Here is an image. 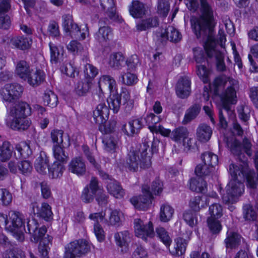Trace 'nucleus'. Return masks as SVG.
Listing matches in <instances>:
<instances>
[{
	"label": "nucleus",
	"mask_w": 258,
	"mask_h": 258,
	"mask_svg": "<svg viewBox=\"0 0 258 258\" xmlns=\"http://www.w3.org/2000/svg\"><path fill=\"white\" fill-rule=\"evenodd\" d=\"M174 212V209L167 204L160 207V219L162 222H167L171 220Z\"/></svg>",
	"instance_id": "41"
},
{
	"label": "nucleus",
	"mask_w": 258,
	"mask_h": 258,
	"mask_svg": "<svg viewBox=\"0 0 258 258\" xmlns=\"http://www.w3.org/2000/svg\"><path fill=\"white\" fill-rule=\"evenodd\" d=\"M134 228L136 235L146 241L148 237L152 238L154 236L153 224L150 221L147 224H145L141 219H135Z\"/></svg>",
	"instance_id": "12"
},
{
	"label": "nucleus",
	"mask_w": 258,
	"mask_h": 258,
	"mask_svg": "<svg viewBox=\"0 0 258 258\" xmlns=\"http://www.w3.org/2000/svg\"><path fill=\"white\" fill-rule=\"evenodd\" d=\"M48 163L49 160L46 153L40 151L34 163L35 168L38 172L45 174L49 168Z\"/></svg>",
	"instance_id": "25"
},
{
	"label": "nucleus",
	"mask_w": 258,
	"mask_h": 258,
	"mask_svg": "<svg viewBox=\"0 0 258 258\" xmlns=\"http://www.w3.org/2000/svg\"><path fill=\"white\" fill-rule=\"evenodd\" d=\"M237 167L242 171L244 180L246 181L247 186L252 189L256 188L258 182L257 174H256L253 170H249L242 165H237Z\"/></svg>",
	"instance_id": "20"
},
{
	"label": "nucleus",
	"mask_w": 258,
	"mask_h": 258,
	"mask_svg": "<svg viewBox=\"0 0 258 258\" xmlns=\"http://www.w3.org/2000/svg\"><path fill=\"white\" fill-rule=\"evenodd\" d=\"M149 149V145L144 142L139 151H130L126 157L123 165L124 168L132 172H137L140 167L142 169H146L151 165V156L147 151Z\"/></svg>",
	"instance_id": "1"
},
{
	"label": "nucleus",
	"mask_w": 258,
	"mask_h": 258,
	"mask_svg": "<svg viewBox=\"0 0 258 258\" xmlns=\"http://www.w3.org/2000/svg\"><path fill=\"white\" fill-rule=\"evenodd\" d=\"M163 40H169L173 43H178L182 39V36L180 32L171 26L166 28L161 34Z\"/></svg>",
	"instance_id": "23"
},
{
	"label": "nucleus",
	"mask_w": 258,
	"mask_h": 258,
	"mask_svg": "<svg viewBox=\"0 0 258 258\" xmlns=\"http://www.w3.org/2000/svg\"><path fill=\"white\" fill-rule=\"evenodd\" d=\"M142 192L143 195L132 198L130 202L136 209L145 210L151 203L153 196L148 185L143 186Z\"/></svg>",
	"instance_id": "13"
},
{
	"label": "nucleus",
	"mask_w": 258,
	"mask_h": 258,
	"mask_svg": "<svg viewBox=\"0 0 258 258\" xmlns=\"http://www.w3.org/2000/svg\"><path fill=\"white\" fill-rule=\"evenodd\" d=\"M98 84L100 93L98 95H96L94 97L98 98L100 103H104L103 90L108 89L111 93L115 92L116 91V81L110 76L103 75L99 78Z\"/></svg>",
	"instance_id": "14"
},
{
	"label": "nucleus",
	"mask_w": 258,
	"mask_h": 258,
	"mask_svg": "<svg viewBox=\"0 0 258 258\" xmlns=\"http://www.w3.org/2000/svg\"><path fill=\"white\" fill-rule=\"evenodd\" d=\"M209 211L211 215L210 217H213L215 219H218L222 215V206L218 204H214L209 207Z\"/></svg>",
	"instance_id": "64"
},
{
	"label": "nucleus",
	"mask_w": 258,
	"mask_h": 258,
	"mask_svg": "<svg viewBox=\"0 0 258 258\" xmlns=\"http://www.w3.org/2000/svg\"><path fill=\"white\" fill-rule=\"evenodd\" d=\"M156 232L161 241L167 247H169L171 243L172 239L168 231L164 227L159 226L156 228Z\"/></svg>",
	"instance_id": "51"
},
{
	"label": "nucleus",
	"mask_w": 258,
	"mask_h": 258,
	"mask_svg": "<svg viewBox=\"0 0 258 258\" xmlns=\"http://www.w3.org/2000/svg\"><path fill=\"white\" fill-rule=\"evenodd\" d=\"M201 159L204 163L210 168H212L218 164V156L211 152H205L201 156Z\"/></svg>",
	"instance_id": "48"
},
{
	"label": "nucleus",
	"mask_w": 258,
	"mask_h": 258,
	"mask_svg": "<svg viewBox=\"0 0 258 258\" xmlns=\"http://www.w3.org/2000/svg\"><path fill=\"white\" fill-rule=\"evenodd\" d=\"M43 101L45 104L52 108L56 107L58 102L57 95L50 90L45 91L43 96Z\"/></svg>",
	"instance_id": "47"
},
{
	"label": "nucleus",
	"mask_w": 258,
	"mask_h": 258,
	"mask_svg": "<svg viewBox=\"0 0 258 258\" xmlns=\"http://www.w3.org/2000/svg\"><path fill=\"white\" fill-rule=\"evenodd\" d=\"M211 168L204 163L198 164L195 169V173L198 176L195 191L205 194L207 191V184L204 177L209 174Z\"/></svg>",
	"instance_id": "10"
},
{
	"label": "nucleus",
	"mask_w": 258,
	"mask_h": 258,
	"mask_svg": "<svg viewBox=\"0 0 258 258\" xmlns=\"http://www.w3.org/2000/svg\"><path fill=\"white\" fill-rule=\"evenodd\" d=\"M12 201V195L6 188H0V204L3 206L9 205Z\"/></svg>",
	"instance_id": "60"
},
{
	"label": "nucleus",
	"mask_w": 258,
	"mask_h": 258,
	"mask_svg": "<svg viewBox=\"0 0 258 258\" xmlns=\"http://www.w3.org/2000/svg\"><path fill=\"white\" fill-rule=\"evenodd\" d=\"M62 26L65 31L76 34H78V33H80L81 38L82 39H84L85 38V33H81L79 27L77 24L74 23L72 15L70 14L64 15L62 16Z\"/></svg>",
	"instance_id": "19"
},
{
	"label": "nucleus",
	"mask_w": 258,
	"mask_h": 258,
	"mask_svg": "<svg viewBox=\"0 0 258 258\" xmlns=\"http://www.w3.org/2000/svg\"><path fill=\"white\" fill-rule=\"evenodd\" d=\"M44 79V73L40 70H31L26 80L30 85L37 86L43 82Z\"/></svg>",
	"instance_id": "33"
},
{
	"label": "nucleus",
	"mask_w": 258,
	"mask_h": 258,
	"mask_svg": "<svg viewBox=\"0 0 258 258\" xmlns=\"http://www.w3.org/2000/svg\"><path fill=\"white\" fill-rule=\"evenodd\" d=\"M119 81L127 86H133L137 83L138 79L135 74L127 72L121 73L119 77Z\"/></svg>",
	"instance_id": "49"
},
{
	"label": "nucleus",
	"mask_w": 258,
	"mask_h": 258,
	"mask_svg": "<svg viewBox=\"0 0 258 258\" xmlns=\"http://www.w3.org/2000/svg\"><path fill=\"white\" fill-rule=\"evenodd\" d=\"M159 25V20L156 17H150L140 21L136 25L137 29L140 31H146Z\"/></svg>",
	"instance_id": "29"
},
{
	"label": "nucleus",
	"mask_w": 258,
	"mask_h": 258,
	"mask_svg": "<svg viewBox=\"0 0 258 258\" xmlns=\"http://www.w3.org/2000/svg\"><path fill=\"white\" fill-rule=\"evenodd\" d=\"M243 217L246 220L254 221L256 219V212L250 205L243 206Z\"/></svg>",
	"instance_id": "63"
},
{
	"label": "nucleus",
	"mask_w": 258,
	"mask_h": 258,
	"mask_svg": "<svg viewBox=\"0 0 258 258\" xmlns=\"http://www.w3.org/2000/svg\"><path fill=\"white\" fill-rule=\"evenodd\" d=\"M14 151L13 147L9 141H4L0 146V162H5L12 157Z\"/></svg>",
	"instance_id": "31"
},
{
	"label": "nucleus",
	"mask_w": 258,
	"mask_h": 258,
	"mask_svg": "<svg viewBox=\"0 0 258 258\" xmlns=\"http://www.w3.org/2000/svg\"><path fill=\"white\" fill-rule=\"evenodd\" d=\"M64 163L59 161H55L49 167L48 170L52 178H56L62 175L65 170Z\"/></svg>",
	"instance_id": "40"
},
{
	"label": "nucleus",
	"mask_w": 258,
	"mask_h": 258,
	"mask_svg": "<svg viewBox=\"0 0 258 258\" xmlns=\"http://www.w3.org/2000/svg\"><path fill=\"white\" fill-rule=\"evenodd\" d=\"M23 91V87L18 83L7 84L2 89L1 95L5 101L13 102L21 96Z\"/></svg>",
	"instance_id": "8"
},
{
	"label": "nucleus",
	"mask_w": 258,
	"mask_h": 258,
	"mask_svg": "<svg viewBox=\"0 0 258 258\" xmlns=\"http://www.w3.org/2000/svg\"><path fill=\"white\" fill-rule=\"evenodd\" d=\"M143 118H139L133 119L128 122V130L126 128V124L122 126V131L127 136H133L138 134L143 126Z\"/></svg>",
	"instance_id": "26"
},
{
	"label": "nucleus",
	"mask_w": 258,
	"mask_h": 258,
	"mask_svg": "<svg viewBox=\"0 0 258 258\" xmlns=\"http://www.w3.org/2000/svg\"><path fill=\"white\" fill-rule=\"evenodd\" d=\"M31 71L29 65L26 61L21 60L18 62L16 68V73L21 79L26 80Z\"/></svg>",
	"instance_id": "39"
},
{
	"label": "nucleus",
	"mask_w": 258,
	"mask_h": 258,
	"mask_svg": "<svg viewBox=\"0 0 258 258\" xmlns=\"http://www.w3.org/2000/svg\"><path fill=\"white\" fill-rule=\"evenodd\" d=\"M130 14L135 18L142 17L146 13L144 5L139 1H133L132 5L129 7Z\"/></svg>",
	"instance_id": "35"
},
{
	"label": "nucleus",
	"mask_w": 258,
	"mask_h": 258,
	"mask_svg": "<svg viewBox=\"0 0 258 258\" xmlns=\"http://www.w3.org/2000/svg\"><path fill=\"white\" fill-rule=\"evenodd\" d=\"M50 137L53 143V146H58L63 144V132L62 130H53L51 132Z\"/></svg>",
	"instance_id": "56"
},
{
	"label": "nucleus",
	"mask_w": 258,
	"mask_h": 258,
	"mask_svg": "<svg viewBox=\"0 0 258 258\" xmlns=\"http://www.w3.org/2000/svg\"><path fill=\"white\" fill-rule=\"evenodd\" d=\"M60 70L62 73L71 78H74L76 75H78L79 74L78 72L70 63L63 64L61 66Z\"/></svg>",
	"instance_id": "62"
},
{
	"label": "nucleus",
	"mask_w": 258,
	"mask_h": 258,
	"mask_svg": "<svg viewBox=\"0 0 258 258\" xmlns=\"http://www.w3.org/2000/svg\"><path fill=\"white\" fill-rule=\"evenodd\" d=\"M229 173L232 179L226 187L227 196L223 197V200L225 202H233L235 198L240 196L244 190L243 183L244 177L237 165L231 164L229 166Z\"/></svg>",
	"instance_id": "2"
},
{
	"label": "nucleus",
	"mask_w": 258,
	"mask_h": 258,
	"mask_svg": "<svg viewBox=\"0 0 258 258\" xmlns=\"http://www.w3.org/2000/svg\"><path fill=\"white\" fill-rule=\"evenodd\" d=\"M170 10V5L166 0H159L157 6V13L161 16L166 17Z\"/></svg>",
	"instance_id": "58"
},
{
	"label": "nucleus",
	"mask_w": 258,
	"mask_h": 258,
	"mask_svg": "<svg viewBox=\"0 0 258 258\" xmlns=\"http://www.w3.org/2000/svg\"><path fill=\"white\" fill-rule=\"evenodd\" d=\"M90 246L88 241L84 239L75 240L68 243L65 246L63 258H78L88 252Z\"/></svg>",
	"instance_id": "4"
},
{
	"label": "nucleus",
	"mask_w": 258,
	"mask_h": 258,
	"mask_svg": "<svg viewBox=\"0 0 258 258\" xmlns=\"http://www.w3.org/2000/svg\"><path fill=\"white\" fill-rule=\"evenodd\" d=\"M109 110L105 103H100L93 111V117L95 123L98 124L99 131L104 135H110L114 132L116 121L114 119L107 121Z\"/></svg>",
	"instance_id": "3"
},
{
	"label": "nucleus",
	"mask_w": 258,
	"mask_h": 258,
	"mask_svg": "<svg viewBox=\"0 0 258 258\" xmlns=\"http://www.w3.org/2000/svg\"><path fill=\"white\" fill-rule=\"evenodd\" d=\"M231 85L227 88L220 95V97L222 107L226 111H230V104H236L237 102L235 86L237 81L232 80L230 81Z\"/></svg>",
	"instance_id": "9"
},
{
	"label": "nucleus",
	"mask_w": 258,
	"mask_h": 258,
	"mask_svg": "<svg viewBox=\"0 0 258 258\" xmlns=\"http://www.w3.org/2000/svg\"><path fill=\"white\" fill-rule=\"evenodd\" d=\"M18 167L20 173L26 176L29 175L33 169L31 163L28 160L18 162Z\"/></svg>",
	"instance_id": "57"
},
{
	"label": "nucleus",
	"mask_w": 258,
	"mask_h": 258,
	"mask_svg": "<svg viewBox=\"0 0 258 258\" xmlns=\"http://www.w3.org/2000/svg\"><path fill=\"white\" fill-rule=\"evenodd\" d=\"M47 229L45 226H42L38 228L31 235V240L34 243H37L39 241L41 243V241L44 239H49V242H51L52 237L46 234Z\"/></svg>",
	"instance_id": "37"
},
{
	"label": "nucleus",
	"mask_w": 258,
	"mask_h": 258,
	"mask_svg": "<svg viewBox=\"0 0 258 258\" xmlns=\"http://www.w3.org/2000/svg\"><path fill=\"white\" fill-rule=\"evenodd\" d=\"M10 43L15 48L25 50L30 47L32 44V40L28 37L18 36L12 38Z\"/></svg>",
	"instance_id": "30"
},
{
	"label": "nucleus",
	"mask_w": 258,
	"mask_h": 258,
	"mask_svg": "<svg viewBox=\"0 0 258 258\" xmlns=\"http://www.w3.org/2000/svg\"><path fill=\"white\" fill-rule=\"evenodd\" d=\"M31 124V121L27 117H21L12 119L11 127L16 131H25L27 130Z\"/></svg>",
	"instance_id": "34"
},
{
	"label": "nucleus",
	"mask_w": 258,
	"mask_h": 258,
	"mask_svg": "<svg viewBox=\"0 0 258 258\" xmlns=\"http://www.w3.org/2000/svg\"><path fill=\"white\" fill-rule=\"evenodd\" d=\"M100 3L102 9L106 11V15L111 20L119 21L113 0H100Z\"/></svg>",
	"instance_id": "22"
},
{
	"label": "nucleus",
	"mask_w": 258,
	"mask_h": 258,
	"mask_svg": "<svg viewBox=\"0 0 258 258\" xmlns=\"http://www.w3.org/2000/svg\"><path fill=\"white\" fill-rule=\"evenodd\" d=\"M217 219L213 217H209L207 220L209 228L213 234H218L222 229V225Z\"/></svg>",
	"instance_id": "55"
},
{
	"label": "nucleus",
	"mask_w": 258,
	"mask_h": 258,
	"mask_svg": "<svg viewBox=\"0 0 258 258\" xmlns=\"http://www.w3.org/2000/svg\"><path fill=\"white\" fill-rule=\"evenodd\" d=\"M116 92V91L111 93V94L107 100L110 109L112 110L114 113L118 112L121 106V100L119 99L118 93Z\"/></svg>",
	"instance_id": "45"
},
{
	"label": "nucleus",
	"mask_w": 258,
	"mask_h": 258,
	"mask_svg": "<svg viewBox=\"0 0 258 258\" xmlns=\"http://www.w3.org/2000/svg\"><path fill=\"white\" fill-rule=\"evenodd\" d=\"M108 20L106 18L101 19L99 21L100 28L95 35V39L100 43L106 42L112 38L113 33L111 28L108 26H103L107 24Z\"/></svg>",
	"instance_id": "15"
},
{
	"label": "nucleus",
	"mask_w": 258,
	"mask_h": 258,
	"mask_svg": "<svg viewBox=\"0 0 258 258\" xmlns=\"http://www.w3.org/2000/svg\"><path fill=\"white\" fill-rule=\"evenodd\" d=\"M114 237L117 246L120 247H126L127 245V240L130 238L128 231L115 233Z\"/></svg>",
	"instance_id": "50"
},
{
	"label": "nucleus",
	"mask_w": 258,
	"mask_h": 258,
	"mask_svg": "<svg viewBox=\"0 0 258 258\" xmlns=\"http://www.w3.org/2000/svg\"><path fill=\"white\" fill-rule=\"evenodd\" d=\"M30 214L42 218L45 221H48L53 218V213L51 206L47 203L43 202L39 207L38 203L36 202H31L29 208Z\"/></svg>",
	"instance_id": "11"
},
{
	"label": "nucleus",
	"mask_w": 258,
	"mask_h": 258,
	"mask_svg": "<svg viewBox=\"0 0 258 258\" xmlns=\"http://www.w3.org/2000/svg\"><path fill=\"white\" fill-rule=\"evenodd\" d=\"M119 99H123V105L126 111H131L134 107V100L131 99L130 91L125 87H122L118 94Z\"/></svg>",
	"instance_id": "38"
},
{
	"label": "nucleus",
	"mask_w": 258,
	"mask_h": 258,
	"mask_svg": "<svg viewBox=\"0 0 258 258\" xmlns=\"http://www.w3.org/2000/svg\"><path fill=\"white\" fill-rule=\"evenodd\" d=\"M124 60L125 58L121 53H114L110 56L109 64L112 68L120 69L123 66Z\"/></svg>",
	"instance_id": "46"
},
{
	"label": "nucleus",
	"mask_w": 258,
	"mask_h": 258,
	"mask_svg": "<svg viewBox=\"0 0 258 258\" xmlns=\"http://www.w3.org/2000/svg\"><path fill=\"white\" fill-rule=\"evenodd\" d=\"M212 130L207 124H201L197 130V136L199 141L201 142L208 141L212 136Z\"/></svg>",
	"instance_id": "32"
},
{
	"label": "nucleus",
	"mask_w": 258,
	"mask_h": 258,
	"mask_svg": "<svg viewBox=\"0 0 258 258\" xmlns=\"http://www.w3.org/2000/svg\"><path fill=\"white\" fill-rule=\"evenodd\" d=\"M197 74L204 83H208L210 82L211 71L207 69L205 66H198L197 67Z\"/></svg>",
	"instance_id": "54"
},
{
	"label": "nucleus",
	"mask_w": 258,
	"mask_h": 258,
	"mask_svg": "<svg viewBox=\"0 0 258 258\" xmlns=\"http://www.w3.org/2000/svg\"><path fill=\"white\" fill-rule=\"evenodd\" d=\"M84 74L86 80L92 82L93 79L98 75V69L90 63H87L84 67Z\"/></svg>",
	"instance_id": "52"
},
{
	"label": "nucleus",
	"mask_w": 258,
	"mask_h": 258,
	"mask_svg": "<svg viewBox=\"0 0 258 258\" xmlns=\"http://www.w3.org/2000/svg\"><path fill=\"white\" fill-rule=\"evenodd\" d=\"M9 223L6 227L8 231L17 234L18 239L23 240V234L21 233V228L24 226V215L19 212L11 211L9 214Z\"/></svg>",
	"instance_id": "6"
},
{
	"label": "nucleus",
	"mask_w": 258,
	"mask_h": 258,
	"mask_svg": "<svg viewBox=\"0 0 258 258\" xmlns=\"http://www.w3.org/2000/svg\"><path fill=\"white\" fill-rule=\"evenodd\" d=\"M96 195L94 192H92L88 186H86L83 189L81 196V200L85 203H89L92 202Z\"/></svg>",
	"instance_id": "61"
},
{
	"label": "nucleus",
	"mask_w": 258,
	"mask_h": 258,
	"mask_svg": "<svg viewBox=\"0 0 258 258\" xmlns=\"http://www.w3.org/2000/svg\"><path fill=\"white\" fill-rule=\"evenodd\" d=\"M14 155L16 159L27 158L32 154L30 141L23 142L15 146Z\"/></svg>",
	"instance_id": "21"
},
{
	"label": "nucleus",
	"mask_w": 258,
	"mask_h": 258,
	"mask_svg": "<svg viewBox=\"0 0 258 258\" xmlns=\"http://www.w3.org/2000/svg\"><path fill=\"white\" fill-rule=\"evenodd\" d=\"M63 145L58 146H53L52 151L54 158L62 163H66L68 160V156L64 151Z\"/></svg>",
	"instance_id": "44"
},
{
	"label": "nucleus",
	"mask_w": 258,
	"mask_h": 258,
	"mask_svg": "<svg viewBox=\"0 0 258 258\" xmlns=\"http://www.w3.org/2000/svg\"><path fill=\"white\" fill-rule=\"evenodd\" d=\"M92 82L85 79L84 81H79L75 85V91L79 96L85 95L91 89Z\"/></svg>",
	"instance_id": "43"
},
{
	"label": "nucleus",
	"mask_w": 258,
	"mask_h": 258,
	"mask_svg": "<svg viewBox=\"0 0 258 258\" xmlns=\"http://www.w3.org/2000/svg\"><path fill=\"white\" fill-rule=\"evenodd\" d=\"M9 114L13 119L27 117L31 114V108L27 103L21 102L10 108Z\"/></svg>",
	"instance_id": "16"
},
{
	"label": "nucleus",
	"mask_w": 258,
	"mask_h": 258,
	"mask_svg": "<svg viewBox=\"0 0 258 258\" xmlns=\"http://www.w3.org/2000/svg\"><path fill=\"white\" fill-rule=\"evenodd\" d=\"M192 231H190L187 236L178 237L174 239L175 244L173 248L170 249V253L174 256H180L185 251L187 241L191 236Z\"/></svg>",
	"instance_id": "17"
},
{
	"label": "nucleus",
	"mask_w": 258,
	"mask_h": 258,
	"mask_svg": "<svg viewBox=\"0 0 258 258\" xmlns=\"http://www.w3.org/2000/svg\"><path fill=\"white\" fill-rule=\"evenodd\" d=\"M107 189L108 192L117 199L122 198L124 195V189L115 180H111L107 184Z\"/></svg>",
	"instance_id": "36"
},
{
	"label": "nucleus",
	"mask_w": 258,
	"mask_h": 258,
	"mask_svg": "<svg viewBox=\"0 0 258 258\" xmlns=\"http://www.w3.org/2000/svg\"><path fill=\"white\" fill-rule=\"evenodd\" d=\"M241 236L235 232L228 231L224 243L227 248H235L240 244Z\"/></svg>",
	"instance_id": "28"
},
{
	"label": "nucleus",
	"mask_w": 258,
	"mask_h": 258,
	"mask_svg": "<svg viewBox=\"0 0 258 258\" xmlns=\"http://www.w3.org/2000/svg\"><path fill=\"white\" fill-rule=\"evenodd\" d=\"M175 90L178 97L182 99L187 98L191 91L190 82L188 78L186 77L180 78L176 83Z\"/></svg>",
	"instance_id": "18"
},
{
	"label": "nucleus",
	"mask_w": 258,
	"mask_h": 258,
	"mask_svg": "<svg viewBox=\"0 0 258 258\" xmlns=\"http://www.w3.org/2000/svg\"><path fill=\"white\" fill-rule=\"evenodd\" d=\"M86 165L81 157L73 158L69 164V170L78 175H83L86 172Z\"/></svg>",
	"instance_id": "24"
},
{
	"label": "nucleus",
	"mask_w": 258,
	"mask_h": 258,
	"mask_svg": "<svg viewBox=\"0 0 258 258\" xmlns=\"http://www.w3.org/2000/svg\"><path fill=\"white\" fill-rule=\"evenodd\" d=\"M215 38L212 36H208L204 45L207 55L209 58H212L215 55L217 71L224 72L226 70V67L224 60V54L221 52L217 51L215 49Z\"/></svg>",
	"instance_id": "5"
},
{
	"label": "nucleus",
	"mask_w": 258,
	"mask_h": 258,
	"mask_svg": "<svg viewBox=\"0 0 258 258\" xmlns=\"http://www.w3.org/2000/svg\"><path fill=\"white\" fill-rule=\"evenodd\" d=\"M104 149L108 152H114L116 148V142L111 135H104L102 139Z\"/></svg>",
	"instance_id": "53"
},
{
	"label": "nucleus",
	"mask_w": 258,
	"mask_h": 258,
	"mask_svg": "<svg viewBox=\"0 0 258 258\" xmlns=\"http://www.w3.org/2000/svg\"><path fill=\"white\" fill-rule=\"evenodd\" d=\"M188 135L189 132L185 127L179 126L172 131L171 134V139L174 141L178 142L181 140L187 139Z\"/></svg>",
	"instance_id": "42"
},
{
	"label": "nucleus",
	"mask_w": 258,
	"mask_h": 258,
	"mask_svg": "<svg viewBox=\"0 0 258 258\" xmlns=\"http://www.w3.org/2000/svg\"><path fill=\"white\" fill-rule=\"evenodd\" d=\"M251 146L250 142L247 138H244L243 140L242 145L237 140H234L231 144L230 151L240 160L244 162L246 159H245L243 152L246 153L248 157L251 156L252 155Z\"/></svg>",
	"instance_id": "7"
},
{
	"label": "nucleus",
	"mask_w": 258,
	"mask_h": 258,
	"mask_svg": "<svg viewBox=\"0 0 258 258\" xmlns=\"http://www.w3.org/2000/svg\"><path fill=\"white\" fill-rule=\"evenodd\" d=\"M50 50V61L52 63H57L63 60V48L57 46L51 42L49 43Z\"/></svg>",
	"instance_id": "27"
},
{
	"label": "nucleus",
	"mask_w": 258,
	"mask_h": 258,
	"mask_svg": "<svg viewBox=\"0 0 258 258\" xmlns=\"http://www.w3.org/2000/svg\"><path fill=\"white\" fill-rule=\"evenodd\" d=\"M50 243L49 239H44L41 243L39 244L38 251L42 258H49L48 251L50 249L49 245Z\"/></svg>",
	"instance_id": "59"
}]
</instances>
